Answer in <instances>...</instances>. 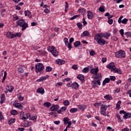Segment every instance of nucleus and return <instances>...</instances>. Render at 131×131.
I'll return each mask as SVG.
<instances>
[{"instance_id": "f257e3e1", "label": "nucleus", "mask_w": 131, "mask_h": 131, "mask_svg": "<svg viewBox=\"0 0 131 131\" xmlns=\"http://www.w3.org/2000/svg\"><path fill=\"white\" fill-rule=\"evenodd\" d=\"M16 23L18 26L22 28L21 30L23 31H24L28 27V24L27 23L24 19L18 20L16 21Z\"/></svg>"}, {"instance_id": "f03ea898", "label": "nucleus", "mask_w": 131, "mask_h": 131, "mask_svg": "<svg viewBox=\"0 0 131 131\" xmlns=\"http://www.w3.org/2000/svg\"><path fill=\"white\" fill-rule=\"evenodd\" d=\"M95 39L100 46H104V45H105V42H106L105 40L102 38V35L99 33L96 34Z\"/></svg>"}, {"instance_id": "7ed1b4c3", "label": "nucleus", "mask_w": 131, "mask_h": 131, "mask_svg": "<svg viewBox=\"0 0 131 131\" xmlns=\"http://www.w3.org/2000/svg\"><path fill=\"white\" fill-rule=\"evenodd\" d=\"M115 55L116 58H125V52L122 50L115 52Z\"/></svg>"}, {"instance_id": "20e7f679", "label": "nucleus", "mask_w": 131, "mask_h": 131, "mask_svg": "<svg viewBox=\"0 0 131 131\" xmlns=\"http://www.w3.org/2000/svg\"><path fill=\"white\" fill-rule=\"evenodd\" d=\"M36 72L38 73V72H41L43 70V64L39 63L35 65Z\"/></svg>"}, {"instance_id": "39448f33", "label": "nucleus", "mask_w": 131, "mask_h": 131, "mask_svg": "<svg viewBox=\"0 0 131 131\" xmlns=\"http://www.w3.org/2000/svg\"><path fill=\"white\" fill-rule=\"evenodd\" d=\"M107 108L108 106H107V105L102 104L100 107V114L106 116V110H107Z\"/></svg>"}, {"instance_id": "423d86ee", "label": "nucleus", "mask_w": 131, "mask_h": 131, "mask_svg": "<svg viewBox=\"0 0 131 131\" xmlns=\"http://www.w3.org/2000/svg\"><path fill=\"white\" fill-rule=\"evenodd\" d=\"M119 113L120 114H124V116H123L124 119H127V118H130L131 117L130 113H126V112L124 111H120Z\"/></svg>"}, {"instance_id": "0eeeda50", "label": "nucleus", "mask_w": 131, "mask_h": 131, "mask_svg": "<svg viewBox=\"0 0 131 131\" xmlns=\"http://www.w3.org/2000/svg\"><path fill=\"white\" fill-rule=\"evenodd\" d=\"M92 85L93 88H97L98 85H101V82L99 80H94L92 81Z\"/></svg>"}, {"instance_id": "6e6552de", "label": "nucleus", "mask_w": 131, "mask_h": 131, "mask_svg": "<svg viewBox=\"0 0 131 131\" xmlns=\"http://www.w3.org/2000/svg\"><path fill=\"white\" fill-rule=\"evenodd\" d=\"M51 53H52V55H54V57H57L58 56V52H57V49L54 47H52L50 51Z\"/></svg>"}, {"instance_id": "1a4fd4ad", "label": "nucleus", "mask_w": 131, "mask_h": 131, "mask_svg": "<svg viewBox=\"0 0 131 131\" xmlns=\"http://www.w3.org/2000/svg\"><path fill=\"white\" fill-rule=\"evenodd\" d=\"M107 68H108V69H110L112 71H114V69H115L116 67L114 65V62H111L110 64H108L106 66Z\"/></svg>"}, {"instance_id": "9d476101", "label": "nucleus", "mask_w": 131, "mask_h": 131, "mask_svg": "<svg viewBox=\"0 0 131 131\" xmlns=\"http://www.w3.org/2000/svg\"><path fill=\"white\" fill-rule=\"evenodd\" d=\"M59 105H53L50 107L51 111H57L58 109H59Z\"/></svg>"}, {"instance_id": "9b49d317", "label": "nucleus", "mask_w": 131, "mask_h": 131, "mask_svg": "<svg viewBox=\"0 0 131 131\" xmlns=\"http://www.w3.org/2000/svg\"><path fill=\"white\" fill-rule=\"evenodd\" d=\"M79 88V85L77 82H75L73 84H72V90H77Z\"/></svg>"}, {"instance_id": "f8f14e48", "label": "nucleus", "mask_w": 131, "mask_h": 131, "mask_svg": "<svg viewBox=\"0 0 131 131\" xmlns=\"http://www.w3.org/2000/svg\"><path fill=\"white\" fill-rule=\"evenodd\" d=\"M56 64H58V65H63L65 64V60H63L61 59H57L56 60Z\"/></svg>"}, {"instance_id": "ddd939ff", "label": "nucleus", "mask_w": 131, "mask_h": 131, "mask_svg": "<svg viewBox=\"0 0 131 131\" xmlns=\"http://www.w3.org/2000/svg\"><path fill=\"white\" fill-rule=\"evenodd\" d=\"M8 88H6L7 91L5 92V94H7L8 92L9 93H12L13 92V90H14V87L13 86H10H10H7Z\"/></svg>"}, {"instance_id": "4468645a", "label": "nucleus", "mask_w": 131, "mask_h": 131, "mask_svg": "<svg viewBox=\"0 0 131 131\" xmlns=\"http://www.w3.org/2000/svg\"><path fill=\"white\" fill-rule=\"evenodd\" d=\"M91 72L92 74H94V75H95V74L97 75V73L99 72V69L98 68L92 69L91 71Z\"/></svg>"}, {"instance_id": "2eb2a0df", "label": "nucleus", "mask_w": 131, "mask_h": 131, "mask_svg": "<svg viewBox=\"0 0 131 131\" xmlns=\"http://www.w3.org/2000/svg\"><path fill=\"white\" fill-rule=\"evenodd\" d=\"M87 16L88 19H90V20H92L93 19V12H92L90 11H87Z\"/></svg>"}, {"instance_id": "dca6fc26", "label": "nucleus", "mask_w": 131, "mask_h": 131, "mask_svg": "<svg viewBox=\"0 0 131 131\" xmlns=\"http://www.w3.org/2000/svg\"><path fill=\"white\" fill-rule=\"evenodd\" d=\"M25 15L28 18H31L32 17V15H31V12H30L29 10H27L25 11Z\"/></svg>"}, {"instance_id": "f3484780", "label": "nucleus", "mask_w": 131, "mask_h": 131, "mask_svg": "<svg viewBox=\"0 0 131 131\" xmlns=\"http://www.w3.org/2000/svg\"><path fill=\"white\" fill-rule=\"evenodd\" d=\"M84 36H90V33L89 31H85L81 35V37H84Z\"/></svg>"}, {"instance_id": "a211bd4d", "label": "nucleus", "mask_w": 131, "mask_h": 131, "mask_svg": "<svg viewBox=\"0 0 131 131\" xmlns=\"http://www.w3.org/2000/svg\"><path fill=\"white\" fill-rule=\"evenodd\" d=\"M109 82H110V78H105L102 83V85L103 86H105V84H106V83H109Z\"/></svg>"}, {"instance_id": "6ab92c4d", "label": "nucleus", "mask_w": 131, "mask_h": 131, "mask_svg": "<svg viewBox=\"0 0 131 131\" xmlns=\"http://www.w3.org/2000/svg\"><path fill=\"white\" fill-rule=\"evenodd\" d=\"M37 93L41 94V95H43V94H45V90H43L42 88H38L37 90Z\"/></svg>"}, {"instance_id": "aec40b11", "label": "nucleus", "mask_w": 131, "mask_h": 131, "mask_svg": "<svg viewBox=\"0 0 131 131\" xmlns=\"http://www.w3.org/2000/svg\"><path fill=\"white\" fill-rule=\"evenodd\" d=\"M4 102H6V99L5 98V94H3L1 95L0 104H4Z\"/></svg>"}, {"instance_id": "412c9836", "label": "nucleus", "mask_w": 131, "mask_h": 131, "mask_svg": "<svg viewBox=\"0 0 131 131\" xmlns=\"http://www.w3.org/2000/svg\"><path fill=\"white\" fill-rule=\"evenodd\" d=\"M77 78L79 79L81 81H83V80H84V76L82 74H80L77 76Z\"/></svg>"}, {"instance_id": "4be33fe9", "label": "nucleus", "mask_w": 131, "mask_h": 131, "mask_svg": "<svg viewBox=\"0 0 131 131\" xmlns=\"http://www.w3.org/2000/svg\"><path fill=\"white\" fill-rule=\"evenodd\" d=\"M15 107L16 108H17L18 109H20V110H22L23 109V106L21 105L20 103H15L14 104Z\"/></svg>"}, {"instance_id": "5701e85b", "label": "nucleus", "mask_w": 131, "mask_h": 131, "mask_svg": "<svg viewBox=\"0 0 131 131\" xmlns=\"http://www.w3.org/2000/svg\"><path fill=\"white\" fill-rule=\"evenodd\" d=\"M64 43H65L66 47H67L68 48L69 50H70L72 49V46L71 43H69V42L68 41L64 42Z\"/></svg>"}, {"instance_id": "b1692460", "label": "nucleus", "mask_w": 131, "mask_h": 131, "mask_svg": "<svg viewBox=\"0 0 131 131\" xmlns=\"http://www.w3.org/2000/svg\"><path fill=\"white\" fill-rule=\"evenodd\" d=\"M78 12L80 13L83 15L84 16V14H85L86 11L85 9L81 8L78 10Z\"/></svg>"}, {"instance_id": "393cba45", "label": "nucleus", "mask_w": 131, "mask_h": 131, "mask_svg": "<svg viewBox=\"0 0 131 131\" xmlns=\"http://www.w3.org/2000/svg\"><path fill=\"white\" fill-rule=\"evenodd\" d=\"M7 37L9 38H14V34H12L11 32H8L6 34Z\"/></svg>"}, {"instance_id": "a878e982", "label": "nucleus", "mask_w": 131, "mask_h": 131, "mask_svg": "<svg viewBox=\"0 0 131 131\" xmlns=\"http://www.w3.org/2000/svg\"><path fill=\"white\" fill-rule=\"evenodd\" d=\"M120 105H121V101L119 100L118 103L116 104V109L118 111L120 109Z\"/></svg>"}, {"instance_id": "bb28decb", "label": "nucleus", "mask_w": 131, "mask_h": 131, "mask_svg": "<svg viewBox=\"0 0 131 131\" xmlns=\"http://www.w3.org/2000/svg\"><path fill=\"white\" fill-rule=\"evenodd\" d=\"M100 35H102V36H103V37H105V38H107V39H108V38H109V37H110V33H105V34H100Z\"/></svg>"}, {"instance_id": "cd10ccee", "label": "nucleus", "mask_w": 131, "mask_h": 131, "mask_svg": "<svg viewBox=\"0 0 131 131\" xmlns=\"http://www.w3.org/2000/svg\"><path fill=\"white\" fill-rule=\"evenodd\" d=\"M104 99H106V100H109L110 101L112 100L113 98L111 95H106L104 96Z\"/></svg>"}, {"instance_id": "c85d7f7f", "label": "nucleus", "mask_w": 131, "mask_h": 131, "mask_svg": "<svg viewBox=\"0 0 131 131\" xmlns=\"http://www.w3.org/2000/svg\"><path fill=\"white\" fill-rule=\"evenodd\" d=\"M15 121H16V119L13 118L9 120L8 124H13V123H15Z\"/></svg>"}, {"instance_id": "c756f323", "label": "nucleus", "mask_w": 131, "mask_h": 131, "mask_svg": "<svg viewBox=\"0 0 131 131\" xmlns=\"http://www.w3.org/2000/svg\"><path fill=\"white\" fill-rule=\"evenodd\" d=\"M96 77H95V79H98L101 78V77H102V74L99 73H97V75H95Z\"/></svg>"}, {"instance_id": "7c9ffc66", "label": "nucleus", "mask_w": 131, "mask_h": 131, "mask_svg": "<svg viewBox=\"0 0 131 131\" xmlns=\"http://www.w3.org/2000/svg\"><path fill=\"white\" fill-rule=\"evenodd\" d=\"M78 108H79V109H80V110H84L85 109V105L83 104L79 105H78Z\"/></svg>"}, {"instance_id": "2f4dec72", "label": "nucleus", "mask_w": 131, "mask_h": 131, "mask_svg": "<svg viewBox=\"0 0 131 131\" xmlns=\"http://www.w3.org/2000/svg\"><path fill=\"white\" fill-rule=\"evenodd\" d=\"M47 79V77H41L39 79L37 80V82H40V81H42V80H46Z\"/></svg>"}, {"instance_id": "473e14b6", "label": "nucleus", "mask_w": 131, "mask_h": 131, "mask_svg": "<svg viewBox=\"0 0 131 131\" xmlns=\"http://www.w3.org/2000/svg\"><path fill=\"white\" fill-rule=\"evenodd\" d=\"M74 46L75 48H77V47H79L80 46V41H77L74 43Z\"/></svg>"}, {"instance_id": "72a5a7b5", "label": "nucleus", "mask_w": 131, "mask_h": 131, "mask_svg": "<svg viewBox=\"0 0 131 131\" xmlns=\"http://www.w3.org/2000/svg\"><path fill=\"white\" fill-rule=\"evenodd\" d=\"M116 73H118L119 74H121L122 72L120 69H114V71Z\"/></svg>"}, {"instance_id": "f704fd0d", "label": "nucleus", "mask_w": 131, "mask_h": 131, "mask_svg": "<svg viewBox=\"0 0 131 131\" xmlns=\"http://www.w3.org/2000/svg\"><path fill=\"white\" fill-rule=\"evenodd\" d=\"M51 103L49 102H45L43 103V106H45V107H51Z\"/></svg>"}, {"instance_id": "c9c22d12", "label": "nucleus", "mask_w": 131, "mask_h": 131, "mask_svg": "<svg viewBox=\"0 0 131 131\" xmlns=\"http://www.w3.org/2000/svg\"><path fill=\"white\" fill-rule=\"evenodd\" d=\"M11 114L12 115H17V114H18V112L15 110H12L11 111Z\"/></svg>"}, {"instance_id": "e433bc0d", "label": "nucleus", "mask_w": 131, "mask_h": 131, "mask_svg": "<svg viewBox=\"0 0 131 131\" xmlns=\"http://www.w3.org/2000/svg\"><path fill=\"white\" fill-rule=\"evenodd\" d=\"M116 117L119 119V122H121L122 121H123V120L121 119V117L119 115V114H116Z\"/></svg>"}, {"instance_id": "4c0bfd02", "label": "nucleus", "mask_w": 131, "mask_h": 131, "mask_svg": "<svg viewBox=\"0 0 131 131\" xmlns=\"http://www.w3.org/2000/svg\"><path fill=\"white\" fill-rule=\"evenodd\" d=\"M78 17H80V15L78 14V15H74L72 17H71L70 18V19L71 20H74L75 19H76V18H78Z\"/></svg>"}, {"instance_id": "58836bf2", "label": "nucleus", "mask_w": 131, "mask_h": 131, "mask_svg": "<svg viewBox=\"0 0 131 131\" xmlns=\"http://www.w3.org/2000/svg\"><path fill=\"white\" fill-rule=\"evenodd\" d=\"M70 112H71V113H75V112H77V108H71L70 110Z\"/></svg>"}, {"instance_id": "ea45409f", "label": "nucleus", "mask_w": 131, "mask_h": 131, "mask_svg": "<svg viewBox=\"0 0 131 131\" xmlns=\"http://www.w3.org/2000/svg\"><path fill=\"white\" fill-rule=\"evenodd\" d=\"M99 11L100 12H105V7L104 6H101L99 8Z\"/></svg>"}, {"instance_id": "a19ab883", "label": "nucleus", "mask_w": 131, "mask_h": 131, "mask_svg": "<svg viewBox=\"0 0 131 131\" xmlns=\"http://www.w3.org/2000/svg\"><path fill=\"white\" fill-rule=\"evenodd\" d=\"M63 104L64 106H68L70 104V102H69V100H65L63 102Z\"/></svg>"}, {"instance_id": "79ce46f5", "label": "nucleus", "mask_w": 131, "mask_h": 131, "mask_svg": "<svg viewBox=\"0 0 131 131\" xmlns=\"http://www.w3.org/2000/svg\"><path fill=\"white\" fill-rule=\"evenodd\" d=\"M72 69H74V70H77L78 69V67L77 64H74L72 67Z\"/></svg>"}, {"instance_id": "37998d69", "label": "nucleus", "mask_w": 131, "mask_h": 131, "mask_svg": "<svg viewBox=\"0 0 131 131\" xmlns=\"http://www.w3.org/2000/svg\"><path fill=\"white\" fill-rule=\"evenodd\" d=\"M18 72H19V73H23V72H24V69H23V68L22 67L19 68L18 69Z\"/></svg>"}, {"instance_id": "c03bdc74", "label": "nucleus", "mask_w": 131, "mask_h": 131, "mask_svg": "<svg viewBox=\"0 0 131 131\" xmlns=\"http://www.w3.org/2000/svg\"><path fill=\"white\" fill-rule=\"evenodd\" d=\"M82 72L83 73H87V72H89V68H84L83 70H82Z\"/></svg>"}, {"instance_id": "a18cd8bd", "label": "nucleus", "mask_w": 131, "mask_h": 131, "mask_svg": "<svg viewBox=\"0 0 131 131\" xmlns=\"http://www.w3.org/2000/svg\"><path fill=\"white\" fill-rule=\"evenodd\" d=\"M66 4V6H65V12L66 13V12H67L68 11V3L67 2H65Z\"/></svg>"}, {"instance_id": "49530a36", "label": "nucleus", "mask_w": 131, "mask_h": 131, "mask_svg": "<svg viewBox=\"0 0 131 131\" xmlns=\"http://www.w3.org/2000/svg\"><path fill=\"white\" fill-rule=\"evenodd\" d=\"M52 69H53L52 68H51V67H47L46 68V70L47 72H50L52 71Z\"/></svg>"}, {"instance_id": "de8ad7c7", "label": "nucleus", "mask_w": 131, "mask_h": 131, "mask_svg": "<svg viewBox=\"0 0 131 131\" xmlns=\"http://www.w3.org/2000/svg\"><path fill=\"white\" fill-rule=\"evenodd\" d=\"M69 120H70V119H69V117L64 118L63 119V121H64V122H67V123L69 122Z\"/></svg>"}, {"instance_id": "09e8293b", "label": "nucleus", "mask_w": 131, "mask_h": 131, "mask_svg": "<svg viewBox=\"0 0 131 131\" xmlns=\"http://www.w3.org/2000/svg\"><path fill=\"white\" fill-rule=\"evenodd\" d=\"M100 105H101V102L96 103L94 104V106H95L96 108H99Z\"/></svg>"}, {"instance_id": "8fccbe9b", "label": "nucleus", "mask_w": 131, "mask_h": 131, "mask_svg": "<svg viewBox=\"0 0 131 131\" xmlns=\"http://www.w3.org/2000/svg\"><path fill=\"white\" fill-rule=\"evenodd\" d=\"M90 56H95L96 55V52L94 51V50H91L90 52Z\"/></svg>"}, {"instance_id": "3c124183", "label": "nucleus", "mask_w": 131, "mask_h": 131, "mask_svg": "<svg viewBox=\"0 0 131 131\" xmlns=\"http://www.w3.org/2000/svg\"><path fill=\"white\" fill-rule=\"evenodd\" d=\"M122 24H126L127 23V19L124 18L122 20Z\"/></svg>"}, {"instance_id": "603ef678", "label": "nucleus", "mask_w": 131, "mask_h": 131, "mask_svg": "<svg viewBox=\"0 0 131 131\" xmlns=\"http://www.w3.org/2000/svg\"><path fill=\"white\" fill-rule=\"evenodd\" d=\"M111 80H112L113 81H115V79H116V77L114 76H110V79Z\"/></svg>"}, {"instance_id": "864d4df0", "label": "nucleus", "mask_w": 131, "mask_h": 131, "mask_svg": "<svg viewBox=\"0 0 131 131\" xmlns=\"http://www.w3.org/2000/svg\"><path fill=\"white\" fill-rule=\"evenodd\" d=\"M4 116H3V114L2 113V112H0V120H4Z\"/></svg>"}, {"instance_id": "5fc2aeb1", "label": "nucleus", "mask_w": 131, "mask_h": 131, "mask_svg": "<svg viewBox=\"0 0 131 131\" xmlns=\"http://www.w3.org/2000/svg\"><path fill=\"white\" fill-rule=\"evenodd\" d=\"M67 109V107L66 106H62L60 108V110L62 111V112H63V111H66Z\"/></svg>"}, {"instance_id": "6e6d98bb", "label": "nucleus", "mask_w": 131, "mask_h": 131, "mask_svg": "<svg viewBox=\"0 0 131 131\" xmlns=\"http://www.w3.org/2000/svg\"><path fill=\"white\" fill-rule=\"evenodd\" d=\"M119 32L121 34V35H122V36H123V34H124V30H123V29H121L119 31Z\"/></svg>"}, {"instance_id": "4d7b16f0", "label": "nucleus", "mask_w": 131, "mask_h": 131, "mask_svg": "<svg viewBox=\"0 0 131 131\" xmlns=\"http://www.w3.org/2000/svg\"><path fill=\"white\" fill-rule=\"evenodd\" d=\"M77 26H78L79 28H81L82 27V24L80 23H78L77 24Z\"/></svg>"}, {"instance_id": "13d9d810", "label": "nucleus", "mask_w": 131, "mask_h": 131, "mask_svg": "<svg viewBox=\"0 0 131 131\" xmlns=\"http://www.w3.org/2000/svg\"><path fill=\"white\" fill-rule=\"evenodd\" d=\"M54 123L56 125H59L60 123H61V121H55L54 122Z\"/></svg>"}, {"instance_id": "bf43d9fd", "label": "nucleus", "mask_w": 131, "mask_h": 131, "mask_svg": "<svg viewBox=\"0 0 131 131\" xmlns=\"http://www.w3.org/2000/svg\"><path fill=\"white\" fill-rule=\"evenodd\" d=\"M14 38L16 37V36H18V37H20L21 36V33H17L16 34H14Z\"/></svg>"}, {"instance_id": "052dcab7", "label": "nucleus", "mask_w": 131, "mask_h": 131, "mask_svg": "<svg viewBox=\"0 0 131 131\" xmlns=\"http://www.w3.org/2000/svg\"><path fill=\"white\" fill-rule=\"evenodd\" d=\"M112 38L115 40V41L118 40V38H117V37L115 36H113Z\"/></svg>"}, {"instance_id": "680f3d73", "label": "nucleus", "mask_w": 131, "mask_h": 131, "mask_svg": "<svg viewBox=\"0 0 131 131\" xmlns=\"http://www.w3.org/2000/svg\"><path fill=\"white\" fill-rule=\"evenodd\" d=\"M108 23H109L111 25L113 24V19H110L108 20Z\"/></svg>"}, {"instance_id": "e2e57ef3", "label": "nucleus", "mask_w": 131, "mask_h": 131, "mask_svg": "<svg viewBox=\"0 0 131 131\" xmlns=\"http://www.w3.org/2000/svg\"><path fill=\"white\" fill-rule=\"evenodd\" d=\"M31 124H32L31 122H28L27 124L26 125V126L27 127H28V126H30V125H31Z\"/></svg>"}, {"instance_id": "0e129e2a", "label": "nucleus", "mask_w": 131, "mask_h": 131, "mask_svg": "<svg viewBox=\"0 0 131 131\" xmlns=\"http://www.w3.org/2000/svg\"><path fill=\"white\" fill-rule=\"evenodd\" d=\"M36 116H34L33 117H32L31 119H30V120H33L34 121H35V120H36Z\"/></svg>"}, {"instance_id": "69168bd1", "label": "nucleus", "mask_w": 131, "mask_h": 131, "mask_svg": "<svg viewBox=\"0 0 131 131\" xmlns=\"http://www.w3.org/2000/svg\"><path fill=\"white\" fill-rule=\"evenodd\" d=\"M125 35H126V36H130L131 35V32H127L125 33Z\"/></svg>"}, {"instance_id": "338daca9", "label": "nucleus", "mask_w": 131, "mask_h": 131, "mask_svg": "<svg viewBox=\"0 0 131 131\" xmlns=\"http://www.w3.org/2000/svg\"><path fill=\"white\" fill-rule=\"evenodd\" d=\"M18 100L19 101H23V100H24V97L20 96L18 97Z\"/></svg>"}, {"instance_id": "774afa93", "label": "nucleus", "mask_w": 131, "mask_h": 131, "mask_svg": "<svg viewBox=\"0 0 131 131\" xmlns=\"http://www.w3.org/2000/svg\"><path fill=\"white\" fill-rule=\"evenodd\" d=\"M25 116L26 117V118L28 119L29 117H30V113H27L26 114Z\"/></svg>"}]
</instances>
